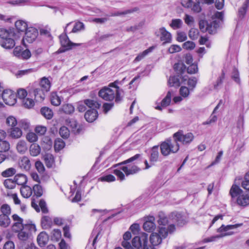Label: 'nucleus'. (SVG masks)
Instances as JSON below:
<instances>
[{"label":"nucleus","instance_id":"a211bd4d","mask_svg":"<svg viewBox=\"0 0 249 249\" xmlns=\"http://www.w3.org/2000/svg\"><path fill=\"white\" fill-rule=\"evenodd\" d=\"M48 240L49 236L45 232H41L37 236V241L38 245L41 247H44Z\"/></svg>","mask_w":249,"mask_h":249},{"label":"nucleus","instance_id":"ea45409f","mask_svg":"<svg viewBox=\"0 0 249 249\" xmlns=\"http://www.w3.org/2000/svg\"><path fill=\"white\" fill-rule=\"evenodd\" d=\"M183 24V22L180 19H173L170 23V26L174 30L180 28Z\"/></svg>","mask_w":249,"mask_h":249},{"label":"nucleus","instance_id":"aec40b11","mask_svg":"<svg viewBox=\"0 0 249 249\" xmlns=\"http://www.w3.org/2000/svg\"><path fill=\"white\" fill-rule=\"evenodd\" d=\"M219 21L216 20L208 23L207 26L206 32H208L210 34H214L216 33L217 28L219 27Z\"/></svg>","mask_w":249,"mask_h":249},{"label":"nucleus","instance_id":"864d4df0","mask_svg":"<svg viewBox=\"0 0 249 249\" xmlns=\"http://www.w3.org/2000/svg\"><path fill=\"white\" fill-rule=\"evenodd\" d=\"M65 145V142L62 139H57L54 142V149L56 151H59L64 147Z\"/></svg>","mask_w":249,"mask_h":249},{"label":"nucleus","instance_id":"603ef678","mask_svg":"<svg viewBox=\"0 0 249 249\" xmlns=\"http://www.w3.org/2000/svg\"><path fill=\"white\" fill-rule=\"evenodd\" d=\"M25 228L18 231V238L21 241H26L28 239L29 234L25 231Z\"/></svg>","mask_w":249,"mask_h":249},{"label":"nucleus","instance_id":"a878e982","mask_svg":"<svg viewBox=\"0 0 249 249\" xmlns=\"http://www.w3.org/2000/svg\"><path fill=\"white\" fill-rule=\"evenodd\" d=\"M19 165L21 169L27 171L31 167L30 161L27 157H23L19 161Z\"/></svg>","mask_w":249,"mask_h":249},{"label":"nucleus","instance_id":"4c0bfd02","mask_svg":"<svg viewBox=\"0 0 249 249\" xmlns=\"http://www.w3.org/2000/svg\"><path fill=\"white\" fill-rule=\"evenodd\" d=\"M17 149L18 151L21 154H23L27 150L26 142L23 140L19 141L17 144Z\"/></svg>","mask_w":249,"mask_h":249},{"label":"nucleus","instance_id":"5fc2aeb1","mask_svg":"<svg viewBox=\"0 0 249 249\" xmlns=\"http://www.w3.org/2000/svg\"><path fill=\"white\" fill-rule=\"evenodd\" d=\"M5 187L8 189H12L16 187V183L14 180L11 178L6 179L4 181Z\"/></svg>","mask_w":249,"mask_h":249},{"label":"nucleus","instance_id":"c85d7f7f","mask_svg":"<svg viewBox=\"0 0 249 249\" xmlns=\"http://www.w3.org/2000/svg\"><path fill=\"white\" fill-rule=\"evenodd\" d=\"M159 156L158 146H154L151 149V153L150 160L152 162H156L158 160Z\"/></svg>","mask_w":249,"mask_h":249},{"label":"nucleus","instance_id":"09e8293b","mask_svg":"<svg viewBox=\"0 0 249 249\" xmlns=\"http://www.w3.org/2000/svg\"><path fill=\"white\" fill-rule=\"evenodd\" d=\"M141 157V155L139 154H137L136 155H135V156L130 158L129 159L121 162V163H119L118 164H115L113 167H116L119 165H124V164H127L128 163H130V162H133L134 161V160L138 159L140 157Z\"/></svg>","mask_w":249,"mask_h":249},{"label":"nucleus","instance_id":"7ed1b4c3","mask_svg":"<svg viewBox=\"0 0 249 249\" xmlns=\"http://www.w3.org/2000/svg\"><path fill=\"white\" fill-rule=\"evenodd\" d=\"M99 96L106 101H111L115 99L116 103H119L122 100L121 93L119 92L118 88L112 89L111 87H104L98 92Z\"/></svg>","mask_w":249,"mask_h":249},{"label":"nucleus","instance_id":"79ce46f5","mask_svg":"<svg viewBox=\"0 0 249 249\" xmlns=\"http://www.w3.org/2000/svg\"><path fill=\"white\" fill-rule=\"evenodd\" d=\"M241 193L242 190L236 185H233L230 192V193L232 198L237 196Z\"/></svg>","mask_w":249,"mask_h":249},{"label":"nucleus","instance_id":"69168bd1","mask_svg":"<svg viewBox=\"0 0 249 249\" xmlns=\"http://www.w3.org/2000/svg\"><path fill=\"white\" fill-rule=\"evenodd\" d=\"M195 43L191 41H188L183 44L182 47L186 50H193L195 48Z\"/></svg>","mask_w":249,"mask_h":249},{"label":"nucleus","instance_id":"9b49d317","mask_svg":"<svg viewBox=\"0 0 249 249\" xmlns=\"http://www.w3.org/2000/svg\"><path fill=\"white\" fill-rule=\"evenodd\" d=\"M12 217L14 222L12 227V231H13L18 232V231H19L20 230L27 226L26 225L24 226L23 224V219L19 217L18 214H14L12 215Z\"/></svg>","mask_w":249,"mask_h":249},{"label":"nucleus","instance_id":"1a4fd4ad","mask_svg":"<svg viewBox=\"0 0 249 249\" xmlns=\"http://www.w3.org/2000/svg\"><path fill=\"white\" fill-rule=\"evenodd\" d=\"M155 35L163 41V45L169 43L172 41V35L164 27H161L155 32Z\"/></svg>","mask_w":249,"mask_h":249},{"label":"nucleus","instance_id":"f257e3e1","mask_svg":"<svg viewBox=\"0 0 249 249\" xmlns=\"http://www.w3.org/2000/svg\"><path fill=\"white\" fill-rule=\"evenodd\" d=\"M167 222V220L166 218L160 219L159 221L160 226L158 232H154L151 234L149 237L150 244L154 248L161 244L162 239L165 238L168 233L171 234L175 231V226L173 224H170L166 227L165 224Z\"/></svg>","mask_w":249,"mask_h":249},{"label":"nucleus","instance_id":"f704fd0d","mask_svg":"<svg viewBox=\"0 0 249 249\" xmlns=\"http://www.w3.org/2000/svg\"><path fill=\"white\" fill-rule=\"evenodd\" d=\"M138 10V8L137 7H135L132 9L126 10L123 12H114V13H111L108 15V16L116 17V16H122V15H125L131 14V13H132L134 12H136Z\"/></svg>","mask_w":249,"mask_h":249},{"label":"nucleus","instance_id":"9d476101","mask_svg":"<svg viewBox=\"0 0 249 249\" xmlns=\"http://www.w3.org/2000/svg\"><path fill=\"white\" fill-rule=\"evenodd\" d=\"M65 34L61 35L59 36L60 41L62 46L65 48V51H68L71 49L72 47L79 46L81 45V43H74L71 42L69 37L67 36L66 33V29H65Z\"/></svg>","mask_w":249,"mask_h":249},{"label":"nucleus","instance_id":"f03ea898","mask_svg":"<svg viewBox=\"0 0 249 249\" xmlns=\"http://www.w3.org/2000/svg\"><path fill=\"white\" fill-rule=\"evenodd\" d=\"M19 36L16 33L14 29L0 28V45L6 49H10L15 46V40Z\"/></svg>","mask_w":249,"mask_h":249},{"label":"nucleus","instance_id":"473e14b6","mask_svg":"<svg viewBox=\"0 0 249 249\" xmlns=\"http://www.w3.org/2000/svg\"><path fill=\"white\" fill-rule=\"evenodd\" d=\"M84 103L88 107L91 108V109H96V108H99L101 106V104L96 101L90 99H86L84 100Z\"/></svg>","mask_w":249,"mask_h":249},{"label":"nucleus","instance_id":"412c9836","mask_svg":"<svg viewBox=\"0 0 249 249\" xmlns=\"http://www.w3.org/2000/svg\"><path fill=\"white\" fill-rule=\"evenodd\" d=\"M15 25L19 32H24L28 28L27 23L23 20H17L16 21Z\"/></svg>","mask_w":249,"mask_h":249},{"label":"nucleus","instance_id":"052dcab7","mask_svg":"<svg viewBox=\"0 0 249 249\" xmlns=\"http://www.w3.org/2000/svg\"><path fill=\"white\" fill-rule=\"evenodd\" d=\"M22 104L23 106L27 108H31L34 106V101L33 99L26 98L22 100Z\"/></svg>","mask_w":249,"mask_h":249},{"label":"nucleus","instance_id":"2f4dec72","mask_svg":"<svg viewBox=\"0 0 249 249\" xmlns=\"http://www.w3.org/2000/svg\"><path fill=\"white\" fill-rule=\"evenodd\" d=\"M237 203L239 205L246 206L249 204V197L245 195L240 196L237 199Z\"/></svg>","mask_w":249,"mask_h":249},{"label":"nucleus","instance_id":"cd10ccee","mask_svg":"<svg viewBox=\"0 0 249 249\" xmlns=\"http://www.w3.org/2000/svg\"><path fill=\"white\" fill-rule=\"evenodd\" d=\"M233 234V232L232 231H230L228 232H225L223 233H221L220 235H217L215 236H212L210 238H207L203 239V242L204 243H207L210 242H213L216 239L222 238L226 236H229Z\"/></svg>","mask_w":249,"mask_h":249},{"label":"nucleus","instance_id":"bf43d9fd","mask_svg":"<svg viewBox=\"0 0 249 249\" xmlns=\"http://www.w3.org/2000/svg\"><path fill=\"white\" fill-rule=\"evenodd\" d=\"M0 210L2 214L1 215H7L9 216L11 213V208L8 204H3L1 206Z\"/></svg>","mask_w":249,"mask_h":249},{"label":"nucleus","instance_id":"ddd939ff","mask_svg":"<svg viewBox=\"0 0 249 249\" xmlns=\"http://www.w3.org/2000/svg\"><path fill=\"white\" fill-rule=\"evenodd\" d=\"M171 217L173 221L177 223V225L179 226H182L186 223L185 217L181 213L176 212L173 213L171 215Z\"/></svg>","mask_w":249,"mask_h":249},{"label":"nucleus","instance_id":"f3484780","mask_svg":"<svg viewBox=\"0 0 249 249\" xmlns=\"http://www.w3.org/2000/svg\"><path fill=\"white\" fill-rule=\"evenodd\" d=\"M172 92L169 91L164 98L161 102L160 106H157L155 108L157 109L161 110L162 107H165L169 106L171 103Z\"/></svg>","mask_w":249,"mask_h":249},{"label":"nucleus","instance_id":"72a5a7b5","mask_svg":"<svg viewBox=\"0 0 249 249\" xmlns=\"http://www.w3.org/2000/svg\"><path fill=\"white\" fill-rule=\"evenodd\" d=\"M44 160L46 166L48 168L53 167L54 160L53 156L50 154H46L44 156Z\"/></svg>","mask_w":249,"mask_h":249},{"label":"nucleus","instance_id":"2eb2a0df","mask_svg":"<svg viewBox=\"0 0 249 249\" xmlns=\"http://www.w3.org/2000/svg\"><path fill=\"white\" fill-rule=\"evenodd\" d=\"M120 169L125 173L126 176L136 174L141 170L140 168L136 165H133L130 167L128 166H123Z\"/></svg>","mask_w":249,"mask_h":249},{"label":"nucleus","instance_id":"6e6d98bb","mask_svg":"<svg viewBox=\"0 0 249 249\" xmlns=\"http://www.w3.org/2000/svg\"><path fill=\"white\" fill-rule=\"evenodd\" d=\"M199 31L197 29L192 28L190 30L188 36L192 40H196L198 38Z\"/></svg>","mask_w":249,"mask_h":249},{"label":"nucleus","instance_id":"bb28decb","mask_svg":"<svg viewBox=\"0 0 249 249\" xmlns=\"http://www.w3.org/2000/svg\"><path fill=\"white\" fill-rule=\"evenodd\" d=\"M20 193L24 198H28L32 195L33 190L30 186H22L20 188Z\"/></svg>","mask_w":249,"mask_h":249},{"label":"nucleus","instance_id":"393cba45","mask_svg":"<svg viewBox=\"0 0 249 249\" xmlns=\"http://www.w3.org/2000/svg\"><path fill=\"white\" fill-rule=\"evenodd\" d=\"M243 225L242 223L236 224L235 225H229L225 226L222 225L217 230V232H222L223 231H227L229 230H232L235 228H237Z\"/></svg>","mask_w":249,"mask_h":249},{"label":"nucleus","instance_id":"c9c22d12","mask_svg":"<svg viewBox=\"0 0 249 249\" xmlns=\"http://www.w3.org/2000/svg\"><path fill=\"white\" fill-rule=\"evenodd\" d=\"M51 102L52 105L55 106H58L61 102V98L56 92H53L50 97Z\"/></svg>","mask_w":249,"mask_h":249},{"label":"nucleus","instance_id":"f8f14e48","mask_svg":"<svg viewBox=\"0 0 249 249\" xmlns=\"http://www.w3.org/2000/svg\"><path fill=\"white\" fill-rule=\"evenodd\" d=\"M156 227V225L155 223V218L153 216H149L147 217L143 225V228L144 230L148 232H151L154 231Z\"/></svg>","mask_w":249,"mask_h":249},{"label":"nucleus","instance_id":"0eeeda50","mask_svg":"<svg viewBox=\"0 0 249 249\" xmlns=\"http://www.w3.org/2000/svg\"><path fill=\"white\" fill-rule=\"evenodd\" d=\"M174 139L177 142H181L183 144L190 143L194 139V135L192 133L185 134L182 131H178L173 135Z\"/></svg>","mask_w":249,"mask_h":249},{"label":"nucleus","instance_id":"4be33fe9","mask_svg":"<svg viewBox=\"0 0 249 249\" xmlns=\"http://www.w3.org/2000/svg\"><path fill=\"white\" fill-rule=\"evenodd\" d=\"M14 180L16 184L23 186L27 181V178L25 175L23 174H18L16 175L14 178Z\"/></svg>","mask_w":249,"mask_h":249},{"label":"nucleus","instance_id":"423d86ee","mask_svg":"<svg viewBox=\"0 0 249 249\" xmlns=\"http://www.w3.org/2000/svg\"><path fill=\"white\" fill-rule=\"evenodd\" d=\"M25 32V36L22 41L23 44L25 46L26 42L29 43L33 42L36 38L38 33L37 30L33 27H28Z\"/></svg>","mask_w":249,"mask_h":249},{"label":"nucleus","instance_id":"39448f33","mask_svg":"<svg viewBox=\"0 0 249 249\" xmlns=\"http://www.w3.org/2000/svg\"><path fill=\"white\" fill-rule=\"evenodd\" d=\"M133 246L139 249H155L148 243V234L142 233L139 236H136L132 241Z\"/></svg>","mask_w":249,"mask_h":249},{"label":"nucleus","instance_id":"58836bf2","mask_svg":"<svg viewBox=\"0 0 249 249\" xmlns=\"http://www.w3.org/2000/svg\"><path fill=\"white\" fill-rule=\"evenodd\" d=\"M41 114L47 119H51L53 116V111L47 107H43L40 110Z\"/></svg>","mask_w":249,"mask_h":249},{"label":"nucleus","instance_id":"dca6fc26","mask_svg":"<svg viewBox=\"0 0 249 249\" xmlns=\"http://www.w3.org/2000/svg\"><path fill=\"white\" fill-rule=\"evenodd\" d=\"M98 116V112L95 109L88 110L85 114V118L89 122H92Z\"/></svg>","mask_w":249,"mask_h":249},{"label":"nucleus","instance_id":"338daca9","mask_svg":"<svg viewBox=\"0 0 249 249\" xmlns=\"http://www.w3.org/2000/svg\"><path fill=\"white\" fill-rule=\"evenodd\" d=\"M187 72L189 74L196 73L198 71L197 65L196 64H191L187 69Z\"/></svg>","mask_w":249,"mask_h":249},{"label":"nucleus","instance_id":"3c124183","mask_svg":"<svg viewBox=\"0 0 249 249\" xmlns=\"http://www.w3.org/2000/svg\"><path fill=\"white\" fill-rule=\"evenodd\" d=\"M26 138L29 142L31 143L36 142L38 140L36 134L33 132L28 133L26 135Z\"/></svg>","mask_w":249,"mask_h":249},{"label":"nucleus","instance_id":"680f3d73","mask_svg":"<svg viewBox=\"0 0 249 249\" xmlns=\"http://www.w3.org/2000/svg\"><path fill=\"white\" fill-rule=\"evenodd\" d=\"M6 124L9 126L12 127H15L17 124H18L16 119L12 116H10L7 117L6 119Z\"/></svg>","mask_w":249,"mask_h":249},{"label":"nucleus","instance_id":"13d9d810","mask_svg":"<svg viewBox=\"0 0 249 249\" xmlns=\"http://www.w3.org/2000/svg\"><path fill=\"white\" fill-rule=\"evenodd\" d=\"M18 126L24 130L27 131L29 129L30 124L26 120H22L18 122Z\"/></svg>","mask_w":249,"mask_h":249},{"label":"nucleus","instance_id":"0e129e2a","mask_svg":"<svg viewBox=\"0 0 249 249\" xmlns=\"http://www.w3.org/2000/svg\"><path fill=\"white\" fill-rule=\"evenodd\" d=\"M179 93L182 97L186 98L189 96L190 94V91L187 87L182 86L180 88Z\"/></svg>","mask_w":249,"mask_h":249},{"label":"nucleus","instance_id":"c756f323","mask_svg":"<svg viewBox=\"0 0 249 249\" xmlns=\"http://www.w3.org/2000/svg\"><path fill=\"white\" fill-rule=\"evenodd\" d=\"M174 69L178 74L181 75L186 70V67L183 63H176L174 66Z\"/></svg>","mask_w":249,"mask_h":249},{"label":"nucleus","instance_id":"a18cd8bd","mask_svg":"<svg viewBox=\"0 0 249 249\" xmlns=\"http://www.w3.org/2000/svg\"><path fill=\"white\" fill-rule=\"evenodd\" d=\"M131 238V233L129 231L125 232L123 235V241L122 242V245L123 247H126L130 245V243L128 241Z\"/></svg>","mask_w":249,"mask_h":249},{"label":"nucleus","instance_id":"6e6552de","mask_svg":"<svg viewBox=\"0 0 249 249\" xmlns=\"http://www.w3.org/2000/svg\"><path fill=\"white\" fill-rule=\"evenodd\" d=\"M2 93L0 94L5 103L10 106L14 105L16 102V98L13 91L10 89L2 90Z\"/></svg>","mask_w":249,"mask_h":249},{"label":"nucleus","instance_id":"de8ad7c7","mask_svg":"<svg viewBox=\"0 0 249 249\" xmlns=\"http://www.w3.org/2000/svg\"><path fill=\"white\" fill-rule=\"evenodd\" d=\"M249 4V0H246L242 6L239 9L238 15L240 18L244 17L245 15Z\"/></svg>","mask_w":249,"mask_h":249},{"label":"nucleus","instance_id":"4d7b16f0","mask_svg":"<svg viewBox=\"0 0 249 249\" xmlns=\"http://www.w3.org/2000/svg\"><path fill=\"white\" fill-rule=\"evenodd\" d=\"M60 136L64 139H67L70 135V131L66 126H62L59 130Z\"/></svg>","mask_w":249,"mask_h":249},{"label":"nucleus","instance_id":"20e7f679","mask_svg":"<svg viewBox=\"0 0 249 249\" xmlns=\"http://www.w3.org/2000/svg\"><path fill=\"white\" fill-rule=\"evenodd\" d=\"M179 148V144L175 140L167 139L161 142L160 145V152L164 156H167L172 153H177Z\"/></svg>","mask_w":249,"mask_h":249},{"label":"nucleus","instance_id":"5701e85b","mask_svg":"<svg viewBox=\"0 0 249 249\" xmlns=\"http://www.w3.org/2000/svg\"><path fill=\"white\" fill-rule=\"evenodd\" d=\"M41 225L44 229H50L53 225L52 219L48 216H44L41 219Z\"/></svg>","mask_w":249,"mask_h":249},{"label":"nucleus","instance_id":"c03bdc74","mask_svg":"<svg viewBox=\"0 0 249 249\" xmlns=\"http://www.w3.org/2000/svg\"><path fill=\"white\" fill-rule=\"evenodd\" d=\"M10 148V145L9 142L7 141H0V152L2 153H5L9 151Z\"/></svg>","mask_w":249,"mask_h":249},{"label":"nucleus","instance_id":"6ab92c4d","mask_svg":"<svg viewBox=\"0 0 249 249\" xmlns=\"http://www.w3.org/2000/svg\"><path fill=\"white\" fill-rule=\"evenodd\" d=\"M22 135V131L18 127H13L10 131L9 136L12 139H18Z\"/></svg>","mask_w":249,"mask_h":249},{"label":"nucleus","instance_id":"e433bc0d","mask_svg":"<svg viewBox=\"0 0 249 249\" xmlns=\"http://www.w3.org/2000/svg\"><path fill=\"white\" fill-rule=\"evenodd\" d=\"M168 85L170 87H178L180 85L178 76H173L170 77L168 80Z\"/></svg>","mask_w":249,"mask_h":249},{"label":"nucleus","instance_id":"774afa93","mask_svg":"<svg viewBox=\"0 0 249 249\" xmlns=\"http://www.w3.org/2000/svg\"><path fill=\"white\" fill-rule=\"evenodd\" d=\"M242 186L246 190H249V171L246 174Z\"/></svg>","mask_w":249,"mask_h":249},{"label":"nucleus","instance_id":"7c9ffc66","mask_svg":"<svg viewBox=\"0 0 249 249\" xmlns=\"http://www.w3.org/2000/svg\"><path fill=\"white\" fill-rule=\"evenodd\" d=\"M41 152L40 146L37 144H32L30 146V154L34 157L38 155Z\"/></svg>","mask_w":249,"mask_h":249},{"label":"nucleus","instance_id":"8fccbe9b","mask_svg":"<svg viewBox=\"0 0 249 249\" xmlns=\"http://www.w3.org/2000/svg\"><path fill=\"white\" fill-rule=\"evenodd\" d=\"M153 47H151L148 49L145 50L142 53H140L135 59L134 61L136 62L141 60L144 57L147 55L150 52H152Z\"/></svg>","mask_w":249,"mask_h":249},{"label":"nucleus","instance_id":"e2e57ef3","mask_svg":"<svg viewBox=\"0 0 249 249\" xmlns=\"http://www.w3.org/2000/svg\"><path fill=\"white\" fill-rule=\"evenodd\" d=\"M16 173V170L14 168H9L3 171L1 173V175L4 177H10Z\"/></svg>","mask_w":249,"mask_h":249},{"label":"nucleus","instance_id":"4468645a","mask_svg":"<svg viewBox=\"0 0 249 249\" xmlns=\"http://www.w3.org/2000/svg\"><path fill=\"white\" fill-rule=\"evenodd\" d=\"M46 91L40 89V88H37L33 91V93L35 96V99L36 102H41L43 101L45 97Z\"/></svg>","mask_w":249,"mask_h":249},{"label":"nucleus","instance_id":"37998d69","mask_svg":"<svg viewBox=\"0 0 249 249\" xmlns=\"http://www.w3.org/2000/svg\"><path fill=\"white\" fill-rule=\"evenodd\" d=\"M32 190L34 192V195L36 197H40L42 196L43 193V190L41 185L39 184H36L34 185Z\"/></svg>","mask_w":249,"mask_h":249},{"label":"nucleus","instance_id":"b1692460","mask_svg":"<svg viewBox=\"0 0 249 249\" xmlns=\"http://www.w3.org/2000/svg\"><path fill=\"white\" fill-rule=\"evenodd\" d=\"M51 87V83L48 78L43 77L40 81V85L38 88H40L48 92Z\"/></svg>","mask_w":249,"mask_h":249},{"label":"nucleus","instance_id":"a19ab883","mask_svg":"<svg viewBox=\"0 0 249 249\" xmlns=\"http://www.w3.org/2000/svg\"><path fill=\"white\" fill-rule=\"evenodd\" d=\"M11 222L9 216L6 215H0V225L3 227H8Z\"/></svg>","mask_w":249,"mask_h":249},{"label":"nucleus","instance_id":"49530a36","mask_svg":"<svg viewBox=\"0 0 249 249\" xmlns=\"http://www.w3.org/2000/svg\"><path fill=\"white\" fill-rule=\"evenodd\" d=\"M61 110L65 113L70 114L74 112V108L71 104H65L62 106Z\"/></svg>","mask_w":249,"mask_h":249}]
</instances>
